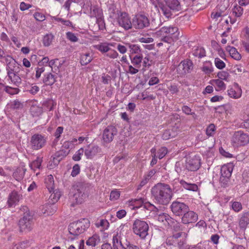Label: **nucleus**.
<instances>
[{
	"mask_svg": "<svg viewBox=\"0 0 249 249\" xmlns=\"http://www.w3.org/2000/svg\"><path fill=\"white\" fill-rule=\"evenodd\" d=\"M151 192L155 202L163 205H167L173 196L171 187L165 183H157L152 188Z\"/></svg>",
	"mask_w": 249,
	"mask_h": 249,
	"instance_id": "nucleus-1",
	"label": "nucleus"
},
{
	"mask_svg": "<svg viewBox=\"0 0 249 249\" xmlns=\"http://www.w3.org/2000/svg\"><path fill=\"white\" fill-rule=\"evenodd\" d=\"M179 34L178 28L173 26L162 27L156 33L161 41L170 44L178 39Z\"/></svg>",
	"mask_w": 249,
	"mask_h": 249,
	"instance_id": "nucleus-2",
	"label": "nucleus"
},
{
	"mask_svg": "<svg viewBox=\"0 0 249 249\" xmlns=\"http://www.w3.org/2000/svg\"><path fill=\"white\" fill-rule=\"evenodd\" d=\"M21 210L24 212L23 216L18 221V226L20 232H28L33 228L34 215L27 206H22Z\"/></svg>",
	"mask_w": 249,
	"mask_h": 249,
	"instance_id": "nucleus-3",
	"label": "nucleus"
},
{
	"mask_svg": "<svg viewBox=\"0 0 249 249\" xmlns=\"http://www.w3.org/2000/svg\"><path fill=\"white\" fill-rule=\"evenodd\" d=\"M90 184L86 182H79L74 189V193L71 199L75 204H81L88 196L90 189ZM74 206V203L71 204Z\"/></svg>",
	"mask_w": 249,
	"mask_h": 249,
	"instance_id": "nucleus-4",
	"label": "nucleus"
},
{
	"mask_svg": "<svg viewBox=\"0 0 249 249\" xmlns=\"http://www.w3.org/2000/svg\"><path fill=\"white\" fill-rule=\"evenodd\" d=\"M89 226V220L87 218H82L71 223L68 230L70 234L77 236L86 231Z\"/></svg>",
	"mask_w": 249,
	"mask_h": 249,
	"instance_id": "nucleus-5",
	"label": "nucleus"
},
{
	"mask_svg": "<svg viewBox=\"0 0 249 249\" xmlns=\"http://www.w3.org/2000/svg\"><path fill=\"white\" fill-rule=\"evenodd\" d=\"M165 5L161 7L163 15L167 18H170L172 12L182 10V6L178 0H164Z\"/></svg>",
	"mask_w": 249,
	"mask_h": 249,
	"instance_id": "nucleus-6",
	"label": "nucleus"
},
{
	"mask_svg": "<svg viewBox=\"0 0 249 249\" xmlns=\"http://www.w3.org/2000/svg\"><path fill=\"white\" fill-rule=\"evenodd\" d=\"M132 229L135 234L143 239L148 234L149 226L146 222L136 219L133 223Z\"/></svg>",
	"mask_w": 249,
	"mask_h": 249,
	"instance_id": "nucleus-7",
	"label": "nucleus"
},
{
	"mask_svg": "<svg viewBox=\"0 0 249 249\" xmlns=\"http://www.w3.org/2000/svg\"><path fill=\"white\" fill-rule=\"evenodd\" d=\"M231 141L234 146H244L249 143V135L242 131H235Z\"/></svg>",
	"mask_w": 249,
	"mask_h": 249,
	"instance_id": "nucleus-8",
	"label": "nucleus"
},
{
	"mask_svg": "<svg viewBox=\"0 0 249 249\" xmlns=\"http://www.w3.org/2000/svg\"><path fill=\"white\" fill-rule=\"evenodd\" d=\"M233 170V166L231 164H228L223 165L221 168V176L220 177V182L221 186L226 187L228 184L230 178Z\"/></svg>",
	"mask_w": 249,
	"mask_h": 249,
	"instance_id": "nucleus-9",
	"label": "nucleus"
},
{
	"mask_svg": "<svg viewBox=\"0 0 249 249\" xmlns=\"http://www.w3.org/2000/svg\"><path fill=\"white\" fill-rule=\"evenodd\" d=\"M188 171H195L200 166V159L198 156H189L186 157L184 165Z\"/></svg>",
	"mask_w": 249,
	"mask_h": 249,
	"instance_id": "nucleus-10",
	"label": "nucleus"
},
{
	"mask_svg": "<svg viewBox=\"0 0 249 249\" xmlns=\"http://www.w3.org/2000/svg\"><path fill=\"white\" fill-rule=\"evenodd\" d=\"M149 25V20L145 15L138 14L132 19V26L136 29H142Z\"/></svg>",
	"mask_w": 249,
	"mask_h": 249,
	"instance_id": "nucleus-11",
	"label": "nucleus"
},
{
	"mask_svg": "<svg viewBox=\"0 0 249 249\" xmlns=\"http://www.w3.org/2000/svg\"><path fill=\"white\" fill-rule=\"evenodd\" d=\"M46 143L45 137L41 134H35L31 138L30 144L33 150H37L42 148L45 146Z\"/></svg>",
	"mask_w": 249,
	"mask_h": 249,
	"instance_id": "nucleus-12",
	"label": "nucleus"
},
{
	"mask_svg": "<svg viewBox=\"0 0 249 249\" xmlns=\"http://www.w3.org/2000/svg\"><path fill=\"white\" fill-rule=\"evenodd\" d=\"M170 208L175 215L180 216L189 211V208L186 204L176 200L172 202Z\"/></svg>",
	"mask_w": 249,
	"mask_h": 249,
	"instance_id": "nucleus-13",
	"label": "nucleus"
},
{
	"mask_svg": "<svg viewBox=\"0 0 249 249\" xmlns=\"http://www.w3.org/2000/svg\"><path fill=\"white\" fill-rule=\"evenodd\" d=\"M117 20L119 25L126 30L131 29L132 27V21H131L128 14L125 12L121 13Z\"/></svg>",
	"mask_w": 249,
	"mask_h": 249,
	"instance_id": "nucleus-14",
	"label": "nucleus"
},
{
	"mask_svg": "<svg viewBox=\"0 0 249 249\" xmlns=\"http://www.w3.org/2000/svg\"><path fill=\"white\" fill-rule=\"evenodd\" d=\"M117 128L113 125L107 126L104 130L103 133V140L106 143H109L112 142L114 137L117 134Z\"/></svg>",
	"mask_w": 249,
	"mask_h": 249,
	"instance_id": "nucleus-15",
	"label": "nucleus"
},
{
	"mask_svg": "<svg viewBox=\"0 0 249 249\" xmlns=\"http://www.w3.org/2000/svg\"><path fill=\"white\" fill-rule=\"evenodd\" d=\"M22 198L21 194L17 191H13L9 194L7 198V204L8 207H15Z\"/></svg>",
	"mask_w": 249,
	"mask_h": 249,
	"instance_id": "nucleus-16",
	"label": "nucleus"
},
{
	"mask_svg": "<svg viewBox=\"0 0 249 249\" xmlns=\"http://www.w3.org/2000/svg\"><path fill=\"white\" fill-rule=\"evenodd\" d=\"M193 69V63L189 59H186L182 61L178 65V70L180 71L181 74L190 73Z\"/></svg>",
	"mask_w": 249,
	"mask_h": 249,
	"instance_id": "nucleus-17",
	"label": "nucleus"
},
{
	"mask_svg": "<svg viewBox=\"0 0 249 249\" xmlns=\"http://www.w3.org/2000/svg\"><path fill=\"white\" fill-rule=\"evenodd\" d=\"M182 215L181 221L184 224L195 223L198 219L197 214L192 211H187Z\"/></svg>",
	"mask_w": 249,
	"mask_h": 249,
	"instance_id": "nucleus-18",
	"label": "nucleus"
},
{
	"mask_svg": "<svg viewBox=\"0 0 249 249\" xmlns=\"http://www.w3.org/2000/svg\"><path fill=\"white\" fill-rule=\"evenodd\" d=\"M7 66L6 68L7 73L10 72H18L19 64L17 61L9 55H7L6 58Z\"/></svg>",
	"mask_w": 249,
	"mask_h": 249,
	"instance_id": "nucleus-19",
	"label": "nucleus"
},
{
	"mask_svg": "<svg viewBox=\"0 0 249 249\" xmlns=\"http://www.w3.org/2000/svg\"><path fill=\"white\" fill-rule=\"evenodd\" d=\"M101 148L94 145H89L85 150V155L87 159H91L97 153L101 152Z\"/></svg>",
	"mask_w": 249,
	"mask_h": 249,
	"instance_id": "nucleus-20",
	"label": "nucleus"
},
{
	"mask_svg": "<svg viewBox=\"0 0 249 249\" xmlns=\"http://www.w3.org/2000/svg\"><path fill=\"white\" fill-rule=\"evenodd\" d=\"M108 12L109 18L113 19H117L120 14L123 12L119 11L116 6L112 3L108 5Z\"/></svg>",
	"mask_w": 249,
	"mask_h": 249,
	"instance_id": "nucleus-21",
	"label": "nucleus"
},
{
	"mask_svg": "<svg viewBox=\"0 0 249 249\" xmlns=\"http://www.w3.org/2000/svg\"><path fill=\"white\" fill-rule=\"evenodd\" d=\"M228 93L230 97L238 99L241 96L242 90L238 85L236 84L233 88H231L228 90Z\"/></svg>",
	"mask_w": 249,
	"mask_h": 249,
	"instance_id": "nucleus-22",
	"label": "nucleus"
},
{
	"mask_svg": "<svg viewBox=\"0 0 249 249\" xmlns=\"http://www.w3.org/2000/svg\"><path fill=\"white\" fill-rule=\"evenodd\" d=\"M18 72H8L7 75L8 78L13 84L17 86L18 87L20 84L21 83V78L18 74Z\"/></svg>",
	"mask_w": 249,
	"mask_h": 249,
	"instance_id": "nucleus-23",
	"label": "nucleus"
},
{
	"mask_svg": "<svg viewBox=\"0 0 249 249\" xmlns=\"http://www.w3.org/2000/svg\"><path fill=\"white\" fill-rule=\"evenodd\" d=\"M182 232H178L177 233H174L172 236L168 237L166 240V243L169 245H174L176 246L177 245V242L180 238Z\"/></svg>",
	"mask_w": 249,
	"mask_h": 249,
	"instance_id": "nucleus-24",
	"label": "nucleus"
},
{
	"mask_svg": "<svg viewBox=\"0 0 249 249\" xmlns=\"http://www.w3.org/2000/svg\"><path fill=\"white\" fill-rule=\"evenodd\" d=\"M68 153L64 150H60L56 152L54 155L53 162L54 165L58 164L59 161L64 157H65Z\"/></svg>",
	"mask_w": 249,
	"mask_h": 249,
	"instance_id": "nucleus-25",
	"label": "nucleus"
},
{
	"mask_svg": "<svg viewBox=\"0 0 249 249\" xmlns=\"http://www.w3.org/2000/svg\"><path fill=\"white\" fill-rule=\"evenodd\" d=\"M143 203V199L141 197L136 199H132L127 202V204L129 206H132V208H131L132 209L139 208L142 205Z\"/></svg>",
	"mask_w": 249,
	"mask_h": 249,
	"instance_id": "nucleus-26",
	"label": "nucleus"
},
{
	"mask_svg": "<svg viewBox=\"0 0 249 249\" xmlns=\"http://www.w3.org/2000/svg\"><path fill=\"white\" fill-rule=\"evenodd\" d=\"M56 81V77L55 75L52 74L51 73H48L44 75L43 82L46 85L51 86L53 85Z\"/></svg>",
	"mask_w": 249,
	"mask_h": 249,
	"instance_id": "nucleus-27",
	"label": "nucleus"
},
{
	"mask_svg": "<svg viewBox=\"0 0 249 249\" xmlns=\"http://www.w3.org/2000/svg\"><path fill=\"white\" fill-rule=\"evenodd\" d=\"M113 249H126L124 247L121 241V237L117 234L113 237Z\"/></svg>",
	"mask_w": 249,
	"mask_h": 249,
	"instance_id": "nucleus-28",
	"label": "nucleus"
},
{
	"mask_svg": "<svg viewBox=\"0 0 249 249\" xmlns=\"http://www.w3.org/2000/svg\"><path fill=\"white\" fill-rule=\"evenodd\" d=\"M100 242V238L97 235L94 234L92 236L89 237L86 241L87 245L94 247Z\"/></svg>",
	"mask_w": 249,
	"mask_h": 249,
	"instance_id": "nucleus-29",
	"label": "nucleus"
},
{
	"mask_svg": "<svg viewBox=\"0 0 249 249\" xmlns=\"http://www.w3.org/2000/svg\"><path fill=\"white\" fill-rule=\"evenodd\" d=\"M157 220L165 225L166 223L169 224L172 221V218L168 214L162 213L158 216Z\"/></svg>",
	"mask_w": 249,
	"mask_h": 249,
	"instance_id": "nucleus-30",
	"label": "nucleus"
},
{
	"mask_svg": "<svg viewBox=\"0 0 249 249\" xmlns=\"http://www.w3.org/2000/svg\"><path fill=\"white\" fill-rule=\"evenodd\" d=\"M90 16L91 17L96 18L103 17L102 10L96 6H92L90 8Z\"/></svg>",
	"mask_w": 249,
	"mask_h": 249,
	"instance_id": "nucleus-31",
	"label": "nucleus"
},
{
	"mask_svg": "<svg viewBox=\"0 0 249 249\" xmlns=\"http://www.w3.org/2000/svg\"><path fill=\"white\" fill-rule=\"evenodd\" d=\"M92 55L89 53H86L81 54L80 63L82 65H86L92 60Z\"/></svg>",
	"mask_w": 249,
	"mask_h": 249,
	"instance_id": "nucleus-32",
	"label": "nucleus"
},
{
	"mask_svg": "<svg viewBox=\"0 0 249 249\" xmlns=\"http://www.w3.org/2000/svg\"><path fill=\"white\" fill-rule=\"evenodd\" d=\"M227 51L229 52L230 55L233 59L238 60L241 58L240 54L237 52L235 48L231 46H228L226 48Z\"/></svg>",
	"mask_w": 249,
	"mask_h": 249,
	"instance_id": "nucleus-33",
	"label": "nucleus"
},
{
	"mask_svg": "<svg viewBox=\"0 0 249 249\" xmlns=\"http://www.w3.org/2000/svg\"><path fill=\"white\" fill-rule=\"evenodd\" d=\"M239 225L242 228H245L249 223V212L244 213L239 220Z\"/></svg>",
	"mask_w": 249,
	"mask_h": 249,
	"instance_id": "nucleus-34",
	"label": "nucleus"
},
{
	"mask_svg": "<svg viewBox=\"0 0 249 249\" xmlns=\"http://www.w3.org/2000/svg\"><path fill=\"white\" fill-rule=\"evenodd\" d=\"M54 38V36L51 33L45 35L42 39V43L45 47L50 46Z\"/></svg>",
	"mask_w": 249,
	"mask_h": 249,
	"instance_id": "nucleus-35",
	"label": "nucleus"
},
{
	"mask_svg": "<svg viewBox=\"0 0 249 249\" xmlns=\"http://www.w3.org/2000/svg\"><path fill=\"white\" fill-rule=\"evenodd\" d=\"M53 193H51L49 197V202L53 204L56 202L60 198L61 193L58 190H53Z\"/></svg>",
	"mask_w": 249,
	"mask_h": 249,
	"instance_id": "nucleus-36",
	"label": "nucleus"
},
{
	"mask_svg": "<svg viewBox=\"0 0 249 249\" xmlns=\"http://www.w3.org/2000/svg\"><path fill=\"white\" fill-rule=\"evenodd\" d=\"M142 60V56L141 54H136L134 57H131V61L133 66L137 68H140Z\"/></svg>",
	"mask_w": 249,
	"mask_h": 249,
	"instance_id": "nucleus-37",
	"label": "nucleus"
},
{
	"mask_svg": "<svg viewBox=\"0 0 249 249\" xmlns=\"http://www.w3.org/2000/svg\"><path fill=\"white\" fill-rule=\"evenodd\" d=\"M45 183L48 191L50 193H51L54 190V180L53 176L52 175L48 176L45 178Z\"/></svg>",
	"mask_w": 249,
	"mask_h": 249,
	"instance_id": "nucleus-38",
	"label": "nucleus"
},
{
	"mask_svg": "<svg viewBox=\"0 0 249 249\" xmlns=\"http://www.w3.org/2000/svg\"><path fill=\"white\" fill-rule=\"evenodd\" d=\"M179 182L180 184L186 190L196 191L198 189L197 185L196 184L189 183L183 180H180Z\"/></svg>",
	"mask_w": 249,
	"mask_h": 249,
	"instance_id": "nucleus-39",
	"label": "nucleus"
},
{
	"mask_svg": "<svg viewBox=\"0 0 249 249\" xmlns=\"http://www.w3.org/2000/svg\"><path fill=\"white\" fill-rule=\"evenodd\" d=\"M30 245L31 244L29 241L25 240L13 246L12 249H26L29 248Z\"/></svg>",
	"mask_w": 249,
	"mask_h": 249,
	"instance_id": "nucleus-40",
	"label": "nucleus"
},
{
	"mask_svg": "<svg viewBox=\"0 0 249 249\" xmlns=\"http://www.w3.org/2000/svg\"><path fill=\"white\" fill-rule=\"evenodd\" d=\"M4 90L10 95L17 94L20 91V89L17 88H13L8 86H5Z\"/></svg>",
	"mask_w": 249,
	"mask_h": 249,
	"instance_id": "nucleus-41",
	"label": "nucleus"
},
{
	"mask_svg": "<svg viewBox=\"0 0 249 249\" xmlns=\"http://www.w3.org/2000/svg\"><path fill=\"white\" fill-rule=\"evenodd\" d=\"M242 6L236 5L232 9V14L236 17H241L243 13V8Z\"/></svg>",
	"mask_w": 249,
	"mask_h": 249,
	"instance_id": "nucleus-42",
	"label": "nucleus"
},
{
	"mask_svg": "<svg viewBox=\"0 0 249 249\" xmlns=\"http://www.w3.org/2000/svg\"><path fill=\"white\" fill-rule=\"evenodd\" d=\"M9 106L10 108L13 109H19L23 107L22 103L17 99L11 102Z\"/></svg>",
	"mask_w": 249,
	"mask_h": 249,
	"instance_id": "nucleus-43",
	"label": "nucleus"
},
{
	"mask_svg": "<svg viewBox=\"0 0 249 249\" xmlns=\"http://www.w3.org/2000/svg\"><path fill=\"white\" fill-rule=\"evenodd\" d=\"M193 54L196 57L202 58L205 56V51L202 48H197L194 50Z\"/></svg>",
	"mask_w": 249,
	"mask_h": 249,
	"instance_id": "nucleus-44",
	"label": "nucleus"
},
{
	"mask_svg": "<svg viewBox=\"0 0 249 249\" xmlns=\"http://www.w3.org/2000/svg\"><path fill=\"white\" fill-rule=\"evenodd\" d=\"M96 49L102 53H107L110 50L109 44L102 43L96 46Z\"/></svg>",
	"mask_w": 249,
	"mask_h": 249,
	"instance_id": "nucleus-45",
	"label": "nucleus"
},
{
	"mask_svg": "<svg viewBox=\"0 0 249 249\" xmlns=\"http://www.w3.org/2000/svg\"><path fill=\"white\" fill-rule=\"evenodd\" d=\"M175 133L170 130H166L162 135V138L164 140H167L175 136Z\"/></svg>",
	"mask_w": 249,
	"mask_h": 249,
	"instance_id": "nucleus-46",
	"label": "nucleus"
},
{
	"mask_svg": "<svg viewBox=\"0 0 249 249\" xmlns=\"http://www.w3.org/2000/svg\"><path fill=\"white\" fill-rule=\"evenodd\" d=\"M109 222L106 219H101L98 222L96 223V226L97 227H102V229H107L109 227Z\"/></svg>",
	"mask_w": 249,
	"mask_h": 249,
	"instance_id": "nucleus-47",
	"label": "nucleus"
},
{
	"mask_svg": "<svg viewBox=\"0 0 249 249\" xmlns=\"http://www.w3.org/2000/svg\"><path fill=\"white\" fill-rule=\"evenodd\" d=\"M213 83L217 86L218 88L217 90H222L225 89L226 88V85L222 80L217 79L213 80Z\"/></svg>",
	"mask_w": 249,
	"mask_h": 249,
	"instance_id": "nucleus-48",
	"label": "nucleus"
},
{
	"mask_svg": "<svg viewBox=\"0 0 249 249\" xmlns=\"http://www.w3.org/2000/svg\"><path fill=\"white\" fill-rule=\"evenodd\" d=\"M215 130V126L214 124H211L207 127L206 130V133L209 137L213 136L214 134Z\"/></svg>",
	"mask_w": 249,
	"mask_h": 249,
	"instance_id": "nucleus-49",
	"label": "nucleus"
},
{
	"mask_svg": "<svg viewBox=\"0 0 249 249\" xmlns=\"http://www.w3.org/2000/svg\"><path fill=\"white\" fill-rule=\"evenodd\" d=\"M41 164V160L37 158L36 160L33 161L30 165L31 168L34 170L36 169H39Z\"/></svg>",
	"mask_w": 249,
	"mask_h": 249,
	"instance_id": "nucleus-50",
	"label": "nucleus"
},
{
	"mask_svg": "<svg viewBox=\"0 0 249 249\" xmlns=\"http://www.w3.org/2000/svg\"><path fill=\"white\" fill-rule=\"evenodd\" d=\"M233 71L236 74L240 75L242 73L246 72V70L244 67L240 65H236L233 67Z\"/></svg>",
	"mask_w": 249,
	"mask_h": 249,
	"instance_id": "nucleus-51",
	"label": "nucleus"
},
{
	"mask_svg": "<svg viewBox=\"0 0 249 249\" xmlns=\"http://www.w3.org/2000/svg\"><path fill=\"white\" fill-rule=\"evenodd\" d=\"M214 64L216 67L220 70L224 69L226 66L225 63L219 58H215Z\"/></svg>",
	"mask_w": 249,
	"mask_h": 249,
	"instance_id": "nucleus-52",
	"label": "nucleus"
},
{
	"mask_svg": "<svg viewBox=\"0 0 249 249\" xmlns=\"http://www.w3.org/2000/svg\"><path fill=\"white\" fill-rule=\"evenodd\" d=\"M66 37L70 41L72 42H76L78 40V38L76 35L71 32L66 33Z\"/></svg>",
	"mask_w": 249,
	"mask_h": 249,
	"instance_id": "nucleus-53",
	"label": "nucleus"
},
{
	"mask_svg": "<svg viewBox=\"0 0 249 249\" xmlns=\"http://www.w3.org/2000/svg\"><path fill=\"white\" fill-rule=\"evenodd\" d=\"M127 46L132 53H137L140 51L139 47L137 45L127 44Z\"/></svg>",
	"mask_w": 249,
	"mask_h": 249,
	"instance_id": "nucleus-54",
	"label": "nucleus"
},
{
	"mask_svg": "<svg viewBox=\"0 0 249 249\" xmlns=\"http://www.w3.org/2000/svg\"><path fill=\"white\" fill-rule=\"evenodd\" d=\"M85 153V150L83 148L79 149L75 154L73 156L72 159L75 161H78L81 160V157L83 155V153Z\"/></svg>",
	"mask_w": 249,
	"mask_h": 249,
	"instance_id": "nucleus-55",
	"label": "nucleus"
},
{
	"mask_svg": "<svg viewBox=\"0 0 249 249\" xmlns=\"http://www.w3.org/2000/svg\"><path fill=\"white\" fill-rule=\"evenodd\" d=\"M182 111L186 115H192L194 118L196 117L195 112H192V109L187 106H183L181 108Z\"/></svg>",
	"mask_w": 249,
	"mask_h": 249,
	"instance_id": "nucleus-56",
	"label": "nucleus"
},
{
	"mask_svg": "<svg viewBox=\"0 0 249 249\" xmlns=\"http://www.w3.org/2000/svg\"><path fill=\"white\" fill-rule=\"evenodd\" d=\"M96 24H97L99 29L103 30L105 27V24L103 17H99L96 18Z\"/></svg>",
	"mask_w": 249,
	"mask_h": 249,
	"instance_id": "nucleus-57",
	"label": "nucleus"
},
{
	"mask_svg": "<svg viewBox=\"0 0 249 249\" xmlns=\"http://www.w3.org/2000/svg\"><path fill=\"white\" fill-rule=\"evenodd\" d=\"M120 196V192L117 191V190H114L112 191L110 193V199L111 200H117L119 198Z\"/></svg>",
	"mask_w": 249,
	"mask_h": 249,
	"instance_id": "nucleus-58",
	"label": "nucleus"
},
{
	"mask_svg": "<svg viewBox=\"0 0 249 249\" xmlns=\"http://www.w3.org/2000/svg\"><path fill=\"white\" fill-rule=\"evenodd\" d=\"M167 153V149L165 147L160 148L158 152V157L160 159L163 158Z\"/></svg>",
	"mask_w": 249,
	"mask_h": 249,
	"instance_id": "nucleus-59",
	"label": "nucleus"
},
{
	"mask_svg": "<svg viewBox=\"0 0 249 249\" xmlns=\"http://www.w3.org/2000/svg\"><path fill=\"white\" fill-rule=\"evenodd\" d=\"M217 76L218 77V79L220 80H227L229 77V73L225 71H222L220 72H219L217 74Z\"/></svg>",
	"mask_w": 249,
	"mask_h": 249,
	"instance_id": "nucleus-60",
	"label": "nucleus"
},
{
	"mask_svg": "<svg viewBox=\"0 0 249 249\" xmlns=\"http://www.w3.org/2000/svg\"><path fill=\"white\" fill-rule=\"evenodd\" d=\"M45 71V67L44 66H39L36 69V77L37 79L40 78L41 74Z\"/></svg>",
	"mask_w": 249,
	"mask_h": 249,
	"instance_id": "nucleus-61",
	"label": "nucleus"
},
{
	"mask_svg": "<svg viewBox=\"0 0 249 249\" xmlns=\"http://www.w3.org/2000/svg\"><path fill=\"white\" fill-rule=\"evenodd\" d=\"M43 106L44 107L49 109V110H52L53 109V101L51 100H47L43 103Z\"/></svg>",
	"mask_w": 249,
	"mask_h": 249,
	"instance_id": "nucleus-62",
	"label": "nucleus"
},
{
	"mask_svg": "<svg viewBox=\"0 0 249 249\" xmlns=\"http://www.w3.org/2000/svg\"><path fill=\"white\" fill-rule=\"evenodd\" d=\"M24 173L20 170H18L13 174L14 177L16 180H19L22 179L23 177Z\"/></svg>",
	"mask_w": 249,
	"mask_h": 249,
	"instance_id": "nucleus-63",
	"label": "nucleus"
},
{
	"mask_svg": "<svg viewBox=\"0 0 249 249\" xmlns=\"http://www.w3.org/2000/svg\"><path fill=\"white\" fill-rule=\"evenodd\" d=\"M232 209L236 212H239L242 208L241 203L239 202H234L232 204Z\"/></svg>",
	"mask_w": 249,
	"mask_h": 249,
	"instance_id": "nucleus-64",
	"label": "nucleus"
}]
</instances>
